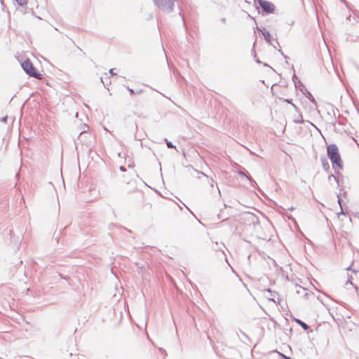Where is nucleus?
<instances>
[{
	"label": "nucleus",
	"mask_w": 359,
	"mask_h": 359,
	"mask_svg": "<svg viewBox=\"0 0 359 359\" xmlns=\"http://www.w3.org/2000/svg\"><path fill=\"white\" fill-rule=\"evenodd\" d=\"M327 153L332 163L333 168L341 169L343 167V162L337 147L334 144L328 145L327 147Z\"/></svg>",
	"instance_id": "f257e3e1"
},
{
	"label": "nucleus",
	"mask_w": 359,
	"mask_h": 359,
	"mask_svg": "<svg viewBox=\"0 0 359 359\" xmlns=\"http://www.w3.org/2000/svg\"><path fill=\"white\" fill-rule=\"evenodd\" d=\"M21 65L24 71L30 76L36 78L38 79H43V74L37 71L29 59L25 60Z\"/></svg>",
	"instance_id": "f03ea898"
},
{
	"label": "nucleus",
	"mask_w": 359,
	"mask_h": 359,
	"mask_svg": "<svg viewBox=\"0 0 359 359\" xmlns=\"http://www.w3.org/2000/svg\"><path fill=\"white\" fill-rule=\"evenodd\" d=\"M259 4L261 8L268 13H273L275 9L274 5L266 0H259Z\"/></svg>",
	"instance_id": "7ed1b4c3"
},
{
	"label": "nucleus",
	"mask_w": 359,
	"mask_h": 359,
	"mask_svg": "<svg viewBox=\"0 0 359 359\" xmlns=\"http://www.w3.org/2000/svg\"><path fill=\"white\" fill-rule=\"evenodd\" d=\"M175 0H155L157 6L162 9H171Z\"/></svg>",
	"instance_id": "20e7f679"
},
{
	"label": "nucleus",
	"mask_w": 359,
	"mask_h": 359,
	"mask_svg": "<svg viewBox=\"0 0 359 359\" xmlns=\"http://www.w3.org/2000/svg\"><path fill=\"white\" fill-rule=\"evenodd\" d=\"M296 322L304 330H307L309 329V326L304 323V322L301 321L300 320H296Z\"/></svg>",
	"instance_id": "39448f33"
},
{
	"label": "nucleus",
	"mask_w": 359,
	"mask_h": 359,
	"mask_svg": "<svg viewBox=\"0 0 359 359\" xmlns=\"http://www.w3.org/2000/svg\"><path fill=\"white\" fill-rule=\"evenodd\" d=\"M19 6H25L27 4V0H15Z\"/></svg>",
	"instance_id": "423d86ee"
},
{
	"label": "nucleus",
	"mask_w": 359,
	"mask_h": 359,
	"mask_svg": "<svg viewBox=\"0 0 359 359\" xmlns=\"http://www.w3.org/2000/svg\"><path fill=\"white\" fill-rule=\"evenodd\" d=\"M264 36L266 40L270 41L271 34L268 32H263Z\"/></svg>",
	"instance_id": "0eeeda50"
},
{
	"label": "nucleus",
	"mask_w": 359,
	"mask_h": 359,
	"mask_svg": "<svg viewBox=\"0 0 359 359\" xmlns=\"http://www.w3.org/2000/svg\"><path fill=\"white\" fill-rule=\"evenodd\" d=\"M167 146L169 148H172L173 147V145L172 144L171 142H167Z\"/></svg>",
	"instance_id": "6e6552de"
},
{
	"label": "nucleus",
	"mask_w": 359,
	"mask_h": 359,
	"mask_svg": "<svg viewBox=\"0 0 359 359\" xmlns=\"http://www.w3.org/2000/svg\"><path fill=\"white\" fill-rule=\"evenodd\" d=\"M109 73L111 74V75H114V74H115L114 73V72H113V69H111L109 70Z\"/></svg>",
	"instance_id": "1a4fd4ad"
},
{
	"label": "nucleus",
	"mask_w": 359,
	"mask_h": 359,
	"mask_svg": "<svg viewBox=\"0 0 359 359\" xmlns=\"http://www.w3.org/2000/svg\"><path fill=\"white\" fill-rule=\"evenodd\" d=\"M129 90H130L131 94H134L135 93V92H134V90L133 89H129Z\"/></svg>",
	"instance_id": "9d476101"
}]
</instances>
